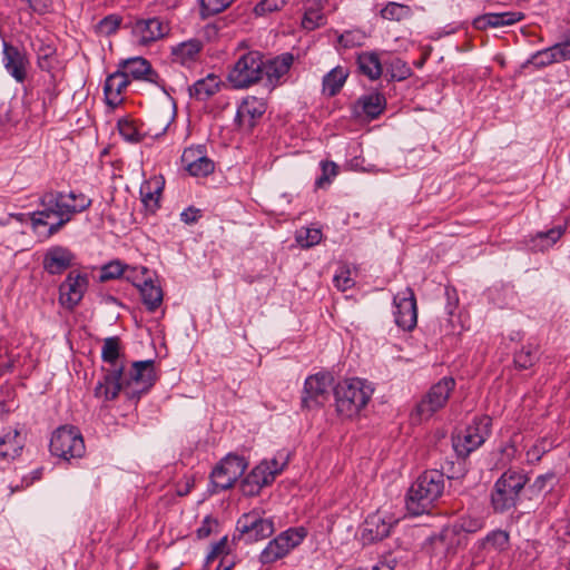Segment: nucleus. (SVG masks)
Listing matches in <instances>:
<instances>
[{
    "instance_id": "obj_1",
    "label": "nucleus",
    "mask_w": 570,
    "mask_h": 570,
    "mask_svg": "<svg viewBox=\"0 0 570 570\" xmlns=\"http://www.w3.org/2000/svg\"><path fill=\"white\" fill-rule=\"evenodd\" d=\"M444 474L439 470H426L411 484L406 494V510L419 517L430 513L444 492Z\"/></svg>"
},
{
    "instance_id": "obj_2",
    "label": "nucleus",
    "mask_w": 570,
    "mask_h": 570,
    "mask_svg": "<svg viewBox=\"0 0 570 570\" xmlns=\"http://www.w3.org/2000/svg\"><path fill=\"white\" fill-rule=\"evenodd\" d=\"M374 389L358 377L344 380L334 387L336 413L345 419H351L366 406L372 397Z\"/></svg>"
},
{
    "instance_id": "obj_3",
    "label": "nucleus",
    "mask_w": 570,
    "mask_h": 570,
    "mask_svg": "<svg viewBox=\"0 0 570 570\" xmlns=\"http://www.w3.org/2000/svg\"><path fill=\"white\" fill-rule=\"evenodd\" d=\"M528 476L517 470L509 469L494 482L490 494L491 508L495 513H504L517 507L521 491Z\"/></svg>"
},
{
    "instance_id": "obj_4",
    "label": "nucleus",
    "mask_w": 570,
    "mask_h": 570,
    "mask_svg": "<svg viewBox=\"0 0 570 570\" xmlns=\"http://www.w3.org/2000/svg\"><path fill=\"white\" fill-rule=\"evenodd\" d=\"M79 203L77 205H69L66 200V194L62 191H49L43 194L39 204L43 207L42 210H37L29 214L32 227L47 225V218L52 215H62L63 213L77 214L85 212L91 206L92 200L88 196H78Z\"/></svg>"
},
{
    "instance_id": "obj_5",
    "label": "nucleus",
    "mask_w": 570,
    "mask_h": 570,
    "mask_svg": "<svg viewBox=\"0 0 570 570\" xmlns=\"http://www.w3.org/2000/svg\"><path fill=\"white\" fill-rule=\"evenodd\" d=\"M264 57L259 51L242 55L228 72L227 80L235 89H245L263 79Z\"/></svg>"
},
{
    "instance_id": "obj_6",
    "label": "nucleus",
    "mask_w": 570,
    "mask_h": 570,
    "mask_svg": "<svg viewBox=\"0 0 570 570\" xmlns=\"http://www.w3.org/2000/svg\"><path fill=\"white\" fill-rule=\"evenodd\" d=\"M124 394L130 401H138L156 383L157 374L154 360L136 361L125 375Z\"/></svg>"
},
{
    "instance_id": "obj_7",
    "label": "nucleus",
    "mask_w": 570,
    "mask_h": 570,
    "mask_svg": "<svg viewBox=\"0 0 570 570\" xmlns=\"http://www.w3.org/2000/svg\"><path fill=\"white\" fill-rule=\"evenodd\" d=\"M49 449L52 455L70 461L85 453V441L78 428L63 425L51 435Z\"/></svg>"
},
{
    "instance_id": "obj_8",
    "label": "nucleus",
    "mask_w": 570,
    "mask_h": 570,
    "mask_svg": "<svg viewBox=\"0 0 570 570\" xmlns=\"http://www.w3.org/2000/svg\"><path fill=\"white\" fill-rule=\"evenodd\" d=\"M492 419L488 415L475 416L462 436L453 439V449L461 458H466L481 446L491 433Z\"/></svg>"
},
{
    "instance_id": "obj_9",
    "label": "nucleus",
    "mask_w": 570,
    "mask_h": 570,
    "mask_svg": "<svg viewBox=\"0 0 570 570\" xmlns=\"http://www.w3.org/2000/svg\"><path fill=\"white\" fill-rule=\"evenodd\" d=\"M454 387L455 381L453 377H442L438 383L430 387L424 397L417 403L413 415L419 420H426L431 417L446 404Z\"/></svg>"
},
{
    "instance_id": "obj_10",
    "label": "nucleus",
    "mask_w": 570,
    "mask_h": 570,
    "mask_svg": "<svg viewBox=\"0 0 570 570\" xmlns=\"http://www.w3.org/2000/svg\"><path fill=\"white\" fill-rule=\"evenodd\" d=\"M305 537L306 531L304 528H291L282 532L275 539L269 541L261 552V562L263 564H269L284 558L292 549L299 546Z\"/></svg>"
},
{
    "instance_id": "obj_11",
    "label": "nucleus",
    "mask_w": 570,
    "mask_h": 570,
    "mask_svg": "<svg viewBox=\"0 0 570 570\" xmlns=\"http://www.w3.org/2000/svg\"><path fill=\"white\" fill-rule=\"evenodd\" d=\"M274 530V522L271 519H263L255 512L245 513L237 521L238 534H235L233 540H242L248 544L271 537Z\"/></svg>"
},
{
    "instance_id": "obj_12",
    "label": "nucleus",
    "mask_w": 570,
    "mask_h": 570,
    "mask_svg": "<svg viewBox=\"0 0 570 570\" xmlns=\"http://www.w3.org/2000/svg\"><path fill=\"white\" fill-rule=\"evenodd\" d=\"M247 468L243 456L228 454L212 471V483L216 489L227 490L234 485Z\"/></svg>"
},
{
    "instance_id": "obj_13",
    "label": "nucleus",
    "mask_w": 570,
    "mask_h": 570,
    "mask_svg": "<svg viewBox=\"0 0 570 570\" xmlns=\"http://www.w3.org/2000/svg\"><path fill=\"white\" fill-rule=\"evenodd\" d=\"M89 286L87 273L70 271L59 285V303L62 307L72 311L81 302Z\"/></svg>"
},
{
    "instance_id": "obj_14",
    "label": "nucleus",
    "mask_w": 570,
    "mask_h": 570,
    "mask_svg": "<svg viewBox=\"0 0 570 570\" xmlns=\"http://www.w3.org/2000/svg\"><path fill=\"white\" fill-rule=\"evenodd\" d=\"M333 376L326 372H320L306 377L302 394V407L314 409L322 406L328 397V389L332 386Z\"/></svg>"
},
{
    "instance_id": "obj_15",
    "label": "nucleus",
    "mask_w": 570,
    "mask_h": 570,
    "mask_svg": "<svg viewBox=\"0 0 570 570\" xmlns=\"http://www.w3.org/2000/svg\"><path fill=\"white\" fill-rule=\"evenodd\" d=\"M394 317L396 325L403 331H412L417 322V307L414 292L407 287L394 296Z\"/></svg>"
},
{
    "instance_id": "obj_16",
    "label": "nucleus",
    "mask_w": 570,
    "mask_h": 570,
    "mask_svg": "<svg viewBox=\"0 0 570 570\" xmlns=\"http://www.w3.org/2000/svg\"><path fill=\"white\" fill-rule=\"evenodd\" d=\"M140 45H149L169 32V26L159 18L137 19L128 24Z\"/></svg>"
},
{
    "instance_id": "obj_17",
    "label": "nucleus",
    "mask_w": 570,
    "mask_h": 570,
    "mask_svg": "<svg viewBox=\"0 0 570 570\" xmlns=\"http://www.w3.org/2000/svg\"><path fill=\"white\" fill-rule=\"evenodd\" d=\"M2 62L8 73L17 81L23 82L27 78L29 59L24 50L3 40Z\"/></svg>"
},
{
    "instance_id": "obj_18",
    "label": "nucleus",
    "mask_w": 570,
    "mask_h": 570,
    "mask_svg": "<svg viewBox=\"0 0 570 570\" xmlns=\"http://www.w3.org/2000/svg\"><path fill=\"white\" fill-rule=\"evenodd\" d=\"M185 169L195 177H205L215 169L214 161L205 154L204 146L186 148L181 155Z\"/></svg>"
},
{
    "instance_id": "obj_19",
    "label": "nucleus",
    "mask_w": 570,
    "mask_h": 570,
    "mask_svg": "<svg viewBox=\"0 0 570 570\" xmlns=\"http://www.w3.org/2000/svg\"><path fill=\"white\" fill-rule=\"evenodd\" d=\"M124 365L107 370L102 380L97 383L94 390L95 396L112 401L119 395L120 391L124 392Z\"/></svg>"
},
{
    "instance_id": "obj_20",
    "label": "nucleus",
    "mask_w": 570,
    "mask_h": 570,
    "mask_svg": "<svg viewBox=\"0 0 570 570\" xmlns=\"http://www.w3.org/2000/svg\"><path fill=\"white\" fill-rule=\"evenodd\" d=\"M274 482L267 461H262L240 482V490L246 497L259 494L264 487Z\"/></svg>"
},
{
    "instance_id": "obj_21",
    "label": "nucleus",
    "mask_w": 570,
    "mask_h": 570,
    "mask_svg": "<svg viewBox=\"0 0 570 570\" xmlns=\"http://www.w3.org/2000/svg\"><path fill=\"white\" fill-rule=\"evenodd\" d=\"M75 254L63 246H52L43 255L42 267L50 275H60L72 266Z\"/></svg>"
},
{
    "instance_id": "obj_22",
    "label": "nucleus",
    "mask_w": 570,
    "mask_h": 570,
    "mask_svg": "<svg viewBox=\"0 0 570 570\" xmlns=\"http://www.w3.org/2000/svg\"><path fill=\"white\" fill-rule=\"evenodd\" d=\"M118 69L136 80H146L153 83H158L159 75L153 69L149 61L142 57H132L119 62Z\"/></svg>"
},
{
    "instance_id": "obj_23",
    "label": "nucleus",
    "mask_w": 570,
    "mask_h": 570,
    "mask_svg": "<svg viewBox=\"0 0 570 570\" xmlns=\"http://www.w3.org/2000/svg\"><path fill=\"white\" fill-rule=\"evenodd\" d=\"M265 111L266 102L264 99L249 96L238 106L235 121L242 127L252 129L256 125L257 119H259Z\"/></svg>"
},
{
    "instance_id": "obj_24",
    "label": "nucleus",
    "mask_w": 570,
    "mask_h": 570,
    "mask_svg": "<svg viewBox=\"0 0 570 570\" xmlns=\"http://www.w3.org/2000/svg\"><path fill=\"white\" fill-rule=\"evenodd\" d=\"M386 107V99L381 92H371L361 96L353 106V115L357 118L376 119Z\"/></svg>"
},
{
    "instance_id": "obj_25",
    "label": "nucleus",
    "mask_w": 570,
    "mask_h": 570,
    "mask_svg": "<svg viewBox=\"0 0 570 570\" xmlns=\"http://www.w3.org/2000/svg\"><path fill=\"white\" fill-rule=\"evenodd\" d=\"M392 525V521L385 520L377 513L368 515L361 533L363 543L371 544L385 539L390 535Z\"/></svg>"
},
{
    "instance_id": "obj_26",
    "label": "nucleus",
    "mask_w": 570,
    "mask_h": 570,
    "mask_svg": "<svg viewBox=\"0 0 570 570\" xmlns=\"http://www.w3.org/2000/svg\"><path fill=\"white\" fill-rule=\"evenodd\" d=\"M524 19V14L519 11H507L499 13H484L473 19L472 26L476 30H487L488 28H499L512 26Z\"/></svg>"
},
{
    "instance_id": "obj_27",
    "label": "nucleus",
    "mask_w": 570,
    "mask_h": 570,
    "mask_svg": "<svg viewBox=\"0 0 570 570\" xmlns=\"http://www.w3.org/2000/svg\"><path fill=\"white\" fill-rule=\"evenodd\" d=\"M475 547L484 556L503 553L510 548V534L502 529L492 530L484 538L478 540Z\"/></svg>"
},
{
    "instance_id": "obj_28",
    "label": "nucleus",
    "mask_w": 570,
    "mask_h": 570,
    "mask_svg": "<svg viewBox=\"0 0 570 570\" xmlns=\"http://www.w3.org/2000/svg\"><path fill=\"white\" fill-rule=\"evenodd\" d=\"M130 79L120 69L109 75L105 81L104 92L108 106L115 108L122 102L121 94L129 86Z\"/></svg>"
},
{
    "instance_id": "obj_29",
    "label": "nucleus",
    "mask_w": 570,
    "mask_h": 570,
    "mask_svg": "<svg viewBox=\"0 0 570 570\" xmlns=\"http://www.w3.org/2000/svg\"><path fill=\"white\" fill-rule=\"evenodd\" d=\"M32 47L37 55L38 67L42 71L52 73L51 71L58 65L57 48L53 41L37 37L32 42Z\"/></svg>"
},
{
    "instance_id": "obj_30",
    "label": "nucleus",
    "mask_w": 570,
    "mask_h": 570,
    "mask_svg": "<svg viewBox=\"0 0 570 570\" xmlns=\"http://www.w3.org/2000/svg\"><path fill=\"white\" fill-rule=\"evenodd\" d=\"M128 281L138 287L144 305L149 312H155L163 303V291L150 278L144 279L142 283L137 282V276L126 275Z\"/></svg>"
},
{
    "instance_id": "obj_31",
    "label": "nucleus",
    "mask_w": 570,
    "mask_h": 570,
    "mask_svg": "<svg viewBox=\"0 0 570 570\" xmlns=\"http://www.w3.org/2000/svg\"><path fill=\"white\" fill-rule=\"evenodd\" d=\"M293 60L291 53H284L268 61L264 60V75L272 88H275L281 78L289 71Z\"/></svg>"
},
{
    "instance_id": "obj_32",
    "label": "nucleus",
    "mask_w": 570,
    "mask_h": 570,
    "mask_svg": "<svg viewBox=\"0 0 570 570\" xmlns=\"http://www.w3.org/2000/svg\"><path fill=\"white\" fill-rule=\"evenodd\" d=\"M222 81L215 73L198 79L189 87V96L198 101H205L213 97L220 88Z\"/></svg>"
},
{
    "instance_id": "obj_33",
    "label": "nucleus",
    "mask_w": 570,
    "mask_h": 570,
    "mask_svg": "<svg viewBox=\"0 0 570 570\" xmlns=\"http://www.w3.org/2000/svg\"><path fill=\"white\" fill-rule=\"evenodd\" d=\"M203 50V42L198 39H189L171 48L174 61L187 66L198 59Z\"/></svg>"
},
{
    "instance_id": "obj_34",
    "label": "nucleus",
    "mask_w": 570,
    "mask_h": 570,
    "mask_svg": "<svg viewBox=\"0 0 570 570\" xmlns=\"http://www.w3.org/2000/svg\"><path fill=\"white\" fill-rule=\"evenodd\" d=\"M358 71L370 80H377L383 72L382 63L375 51H364L357 55Z\"/></svg>"
},
{
    "instance_id": "obj_35",
    "label": "nucleus",
    "mask_w": 570,
    "mask_h": 570,
    "mask_svg": "<svg viewBox=\"0 0 570 570\" xmlns=\"http://www.w3.org/2000/svg\"><path fill=\"white\" fill-rule=\"evenodd\" d=\"M564 232L566 226H557L547 232H539L528 240L527 245L532 252H543L552 247Z\"/></svg>"
},
{
    "instance_id": "obj_36",
    "label": "nucleus",
    "mask_w": 570,
    "mask_h": 570,
    "mask_svg": "<svg viewBox=\"0 0 570 570\" xmlns=\"http://www.w3.org/2000/svg\"><path fill=\"white\" fill-rule=\"evenodd\" d=\"M23 448V441L17 429H9L0 436V456L4 459H14L20 455Z\"/></svg>"
},
{
    "instance_id": "obj_37",
    "label": "nucleus",
    "mask_w": 570,
    "mask_h": 570,
    "mask_svg": "<svg viewBox=\"0 0 570 570\" xmlns=\"http://www.w3.org/2000/svg\"><path fill=\"white\" fill-rule=\"evenodd\" d=\"M347 77L348 70L342 66H336L323 77V92L330 97L336 96L344 86Z\"/></svg>"
},
{
    "instance_id": "obj_38",
    "label": "nucleus",
    "mask_w": 570,
    "mask_h": 570,
    "mask_svg": "<svg viewBox=\"0 0 570 570\" xmlns=\"http://www.w3.org/2000/svg\"><path fill=\"white\" fill-rule=\"evenodd\" d=\"M59 96L57 80L53 73H48L43 78V89L38 92V98L41 100V111L45 114L47 109L53 106L57 97Z\"/></svg>"
},
{
    "instance_id": "obj_39",
    "label": "nucleus",
    "mask_w": 570,
    "mask_h": 570,
    "mask_svg": "<svg viewBox=\"0 0 570 570\" xmlns=\"http://www.w3.org/2000/svg\"><path fill=\"white\" fill-rule=\"evenodd\" d=\"M538 358V347L528 343L522 345L521 348L514 353L513 362L515 367L528 370L535 364Z\"/></svg>"
},
{
    "instance_id": "obj_40",
    "label": "nucleus",
    "mask_w": 570,
    "mask_h": 570,
    "mask_svg": "<svg viewBox=\"0 0 570 570\" xmlns=\"http://www.w3.org/2000/svg\"><path fill=\"white\" fill-rule=\"evenodd\" d=\"M235 0H198L199 18L206 20L214 17L227 8H229Z\"/></svg>"
},
{
    "instance_id": "obj_41",
    "label": "nucleus",
    "mask_w": 570,
    "mask_h": 570,
    "mask_svg": "<svg viewBox=\"0 0 570 570\" xmlns=\"http://www.w3.org/2000/svg\"><path fill=\"white\" fill-rule=\"evenodd\" d=\"M120 136L128 142H140L146 136L132 119L121 118L117 124Z\"/></svg>"
},
{
    "instance_id": "obj_42",
    "label": "nucleus",
    "mask_w": 570,
    "mask_h": 570,
    "mask_svg": "<svg viewBox=\"0 0 570 570\" xmlns=\"http://www.w3.org/2000/svg\"><path fill=\"white\" fill-rule=\"evenodd\" d=\"M485 520L480 515L464 514L454 523L455 532L475 533L484 528Z\"/></svg>"
},
{
    "instance_id": "obj_43",
    "label": "nucleus",
    "mask_w": 570,
    "mask_h": 570,
    "mask_svg": "<svg viewBox=\"0 0 570 570\" xmlns=\"http://www.w3.org/2000/svg\"><path fill=\"white\" fill-rule=\"evenodd\" d=\"M161 193V187L156 183L155 188H151V184L149 181H145L140 186V196L141 202L144 203L147 210L155 213L159 208V197Z\"/></svg>"
},
{
    "instance_id": "obj_44",
    "label": "nucleus",
    "mask_w": 570,
    "mask_h": 570,
    "mask_svg": "<svg viewBox=\"0 0 570 570\" xmlns=\"http://www.w3.org/2000/svg\"><path fill=\"white\" fill-rule=\"evenodd\" d=\"M412 9L406 4L389 2L382 10L381 17L390 21H402L411 18Z\"/></svg>"
},
{
    "instance_id": "obj_45",
    "label": "nucleus",
    "mask_w": 570,
    "mask_h": 570,
    "mask_svg": "<svg viewBox=\"0 0 570 570\" xmlns=\"http://www.w3.org/2000/svg\"><path fill=\"white\" fill-rule=\"evenodd\" d=\"M119 351H120V340L118 336H110V337L105 338L102 350H101L102 361L106 363H109L112 367L119 366L117 364V360L119 357Z\"/></svg>"
},
{
    "instance_id": "obj_46",
    "label": "nucleus",
    "mask_w": 570,
    "mask_h": 570,
    "mask_svg": "<svg viewBox=\"0 0 570 570\" xmlns=\"http://www.w3.org/2000/svg\"><path fill=\"white\" fill-rule=\"evenodd\" d=\"M554 62H559L556 56V52L553 50V47H549L542 50L537 51L533 53L523 65V67H527L529 65L534 66L537 69L544 68L547 66H550Z\"/></svg>"
},
{
    "instance_id": "obj_47",
    "label": "nucleus",
    "mask_w": 570,
    "mask_h": 570,
    "mask_svg": "<svg viewBox=\"0 0 570 570\" xmlns=\"http://www.w3.org/2000/svg\"><path fill=\"white\" fill-rule=\"evenodd\" d=\"M322 232L318 228H301L296 232V243L303 248L317 245L322 239Z\"/></svg>"
},
{
    "instance_id": "obj_48",
    "label": "nucleus",
    "mask_w": 570,
    "mask_h": 570,
    "mask_svg": "<svg viewBox=\"0 0 570 570\" xmlns=\"http://www.w3.org/2000/svg\"><path fill=\"white\" fill-rule=\"evenodd\" d=\"M121 22L122 18L118 14L106 16L96 24V31L102 36H110L119 29Z\"/></svg>"
},
{
    "instance_id": "obj_49",
    "label": "nucleus",
    "mask_w": 570,
    "mask_h": 570,
    "mask_svg": "<svg viewBox=\"0 0 570 570\" xmlns=\"http://www.w3.org/2000/svg\"><path fill=\"white\" fill-rule=\"evenodd\" d=\"M387 72L391 76V80H405L411 76V68L401 59H393L389 67Z\"/></svg>"
},
{
    "instance_id": "obj_50",
    "label": "nucleus",
    "mask_w": 570,
    "mask_h": 570,
    "mask_svg": "<svg viewBox=\"0 0 570 570\" xmlns=\"http://www.w3.org/2000/svg\"><path fill=\"white\" fill-rule=\"evenodd\" d=\"M365 33L360 30H348L338 36V43L344 48L360 47L364 43Z\"/></svg>"
},
{
    "instance_id": "obj_51",
    "label": "nucleus",
    "mask_w": 570,
    "mask_h": 570,
    "mask_svg": "<svg viewBox=\"0 0 570 570\" xmlns=\"http://www.w3.org/2000/svg\"><path fill=\"white\" fill-rule=\"evenodd\" d=\"M125 273V266L119 262H110L102 266L100 272V281L106 282L120 277Z\"/></svg>"
},
{
    "instance_id": "obj_52",
    "label": "nucleus",
    "mask_w": 570,
    "mask_h": 570,
    "mask_svg": "<svg viewBox=\"0 0 570 570\" xmlns=\"http://www.w3.org/2000/svg\"><path fill=\"white\" fill-rule=\"evenodd\" d=\"M338 167L333 161H322V175L316 179L317 188H323L331 179L337 175Z\"/></svg>"
},
{
    "instance_id": "obj_53",
    "label": "nucleus",
    "mask_w": 570,
    "mask_h": 570,
    "mask_svg": "<svg viewBox=\"0 0 570 570\" xmlns=\"http://www.w3.org/2000/svg\"><path fill=\"white\" fill-rule=\"evenodd\" d=\"M323 14L315 9H308L305 11L302 19V27L306 30H314L323 23Z\"/></svg>"
},
{
    "instance_id": "obj_54",
    "label": "nucleus",
    "mask_w": 570,
    "mask_h": 570,
    "mask_svg": "<svg viewBox=\"0 0 570 570\" xmlns=\"http://www.w3.org/2000/svg\"><path fill=\"white\" fill-rule=\"evenodd\" d=\"M285 3L286 0H262L255 6L254 12L257 16H264L281 10Z\"/></svg>"
},
{
    "instance_id": "obj_55",
    "label": "nucleus",
    "mask_w": 570,
    "mask_h": 570,
    "mask_svg": "<svg viewBox=\"0 0 570 570\" xmlns=\"http://www.w3.org/2000/svg\"><path fill=\"white\" fill-rule=\"evenodd\" d=\"M554 479H556V476L553 473H547V474L539 475L534 480V482L532 484V489L538 492H549L553 488Z\"/></svg>"
},
{
    "instance_id": "obj_56",
    "label": "nucleus",
    "mask_w": 570,
    "mask_h": 570,
    "mask_svg": "<svg viewBox=\"0 0 570 570\" xmlns=\"http://www.w3.org/2000/svg\"><path fill=\"white\" fill-rule=\"evenodd\" d=\"M333 282L334 285L342 292L352 288L355 284L348 269H344L340 274H336Z\"/></svg>"
},
{
    "instance_id": "obj_57",
    "label": "nucleus",
    "mask_w": 570,
    "mask_h": 570,
    "mask_svg": "<svg viewBox=\"0 0 570 570\" xmlns=\"http://www.w3.org/2000/svg\"><path fill=\"white\" fill-rule=\"evenodd\" d=\"M217 525L218 521L215 518L210 515L205 517L204 520L202 521L200 527L196 531L197 538L205 539L209 537L214 531V528H216Z\"/></svg>"
},
{
    "instance_id": "obj_58",
    "label": "nucleus",
    "mask_w": 570,
    "mask_h": 570,
    "mask_svg": "<svg viewBox=\"0 0 570 570\" xmlns=\"http://www.w3.org/2000/svg\"><path fill=\"white\" fill-rule=\"evenodd\" d=\"M558 61L570 60V38L552 46Z\"/></svg>"
},
{
    "instance_id": "obj_59",
    "label": "nucleus",
    "mask_w": 570,
    "mask_h": 570,
    "mask_svg": "<svg viewBox=\"0 0 570 570\" xmlns=\"http://www.w3.org/2000/svg\"><path fill=\"white\" fill-rule=\"evenodd\" d=\"M200 218V210L195 207H188L180 214V219L185 224H194Z\"/></svg>"
},
{
    "instance_id": "obj_60",
    "label": "nucleus",
    "mask_w": 570,
    "mask_h": 570,
    "mask_svg": "<svg viewBox=\"0 0 570 570\" xmlns=\"http://www.w3.org/2000/svg\"><path fill=\"white\" fill-rule=\"evenodd\" d=\"M75 214L63 213L62 215H57L59 217V220L56 224L50 225L48 234L55 235L60 230L62 226H65L73 216Z\"/></svg>"
},
{
    "instance_id": "obj_61",
    "label": "nucleus",
    "mask_w": 570,
    "mask_h": 570,
    "mask_svg": "<svg viewBox=\"0 0 570 570\" xmlns=\"http://www.w3.org/2000/svg\"><path fill=\"white\" fill-rule=\"evenodd\" d=\"M267 465L269 466L271 473H273V480H275L276 475L282 473L284 468L287 465V456L282 463H279L278 460L274 458L271 461H267Z\"/></svg>"
},
{
    "instance_id": "obj_62",
    "label": "nucleus",
    "mask_w": 570,
    "mask_h": 570,
    "mask_svg": "<svg viewBox=\"0 0 570 570\" xmlns=\"http://www.w3.org/2000/svg\"><path fill=\"white\" fill-rule=\"evenodd\" d=\"M445 294H446L448 299H449V302L446 304V309H448L449 315H452L454 313L455 307H456L458 299L455 298V301L452 302L451 301V295L455 294V291L454 289L451 291L450 288H445Z\"/></svg>"
},
{
    "instance_id": "obj_63",
    "label": "nucleus",
    "mask_w": 570,
    "mask_h": 570,
    "mask_svg": "<svg viewBox=\"0 0 570 570\" xmlns=\"http://www.w3.org/2000/svg\"><path fill=\"white\" fill-rule=\"evenodd\" d=\"M233 567L234 561L229 557L225 556L220 559L216 570H230Z\"/></svg>"
},
{
    "instance_id": "obj_64",
    "label": "nucleus",
    "mask_w": 570,
    "mask_h": 570,
    "mask_svg": "<svg viewBox=\"0 0 570 570\" xmlns=\"http://www.w3.org/2000/svg\"><path fill=\"white\" fill-rule=\"evenodd\" d=\"M227 546V537H223L218 542L213 544V549H215L219 554L225 552Z\"/></svg>"
}]
</instances>
